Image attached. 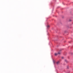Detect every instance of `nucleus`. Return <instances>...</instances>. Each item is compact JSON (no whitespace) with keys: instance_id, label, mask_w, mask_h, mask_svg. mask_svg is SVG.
Segmentation results:
<instances>
[{"instance_id":"obj_2","label":"nucleus","mask_w":73,"mask_h":73,"mask_svg":"<svg viewBox=\"0 0 73 73\" xmlns=\"http://www.w3.org/2000/svg\"><path fill=\"white\" fill-rule=\"evenodd\" d=\"M54 55H55V56H57V55H58V53H55L54 54Z\"/></svg>"},{"instance_id":"obj_5","label":"nucleus","mask_w":73,"mask_h":73,"mask_svg":"<svg viewBox=\"0 0 73 73\" xmlns=\"http://www.w3.org/2000/svg\"><path fill=\"white\" fill-rule=\"evenodd\" d=\"M65 62H68V61H67L66 60H65Z\"/></svg>"},{"instance_id":"obj_6","label":"nucleus","mask_w":73,"mask_h":73,"mask_svg":"<svg viewBox=\"0 0 73 73\" xmlns=\"http://www.w3.org/2000/svg\"><path fill=\"white\" fill-rule=\"evenodd\" d=\"M62 59H63V58H64V57H62Z\"/></svg>"},{"instance_id":"obj_3","label":"nucleus","mask_w":73,"mask_h":73,"mask_svg":"<svg viewBox=\"0 0 73 73\" xmlns=\"http://www.w3.org/2000/svg\"><path fill=\"white\" fill-rule=\"evenodd\" d=\"M47 28H49V27H50L49 25H48L47 26Z\"/></svg>"},{"instance_id":"obj_4","label":"nucleus","mask_w":73,"mask_h":73,"mask_svg":"<svg viewBox=\"0 0 73 73\" xmlns=\"http://www.w3.org/2000/svg\"><path fill=\"white\" fill-rule=\"evenodd\" d=\"M58 54H61V52H58Z\"/></svg>"},{"instance_id":"obj_1","label":"nucleus","mask_w":73,"mask_h":73,"mask_svg":"<svg viewBox=\"0 0 73 73\" xmlns=\"http://www.w3.org/2000/svg\"><path fill=\"white\" fill-rule=\"evenodd\" d=\"M56 64H57V65H58V64H60V62L59 61L57 62L56 63Z\"/></svg>"},{"instance_id":"obj_7","label":"nucleus","mask_w":73,"mask_h":73,"mask_svg":"<svg viewBox=\"0 0 73 73\" xmlns=\"http://www.w3.org/2000/svg\"><path fill=\"white\" fill-rule=\"evenodd\" d=\"M70 21H71V20H70Z\"/></svg>"}]
</instances>
